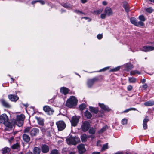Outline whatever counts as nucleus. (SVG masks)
<instances>
[{"instance_id":"23","label":"nucleus","mask_w":154,"mask_h":154,"mask_svg":"<svg viewBox=\"0 0 154 154\" xmlns=\"http://www.w3.org/2000/svg\"><path fill=\"white\" fill-rule=\"evenodd\" d=\"M10 148L5 147L4 148L2 149L1 151H2V153L3 154H8V153L10 151Z\"/></svg>"},{"instance_id":"42","label":"nucleus","mask_w":154,"mask_h":154,"mask_svg":"<svg viewBox=\"0 0 154 154\" xmlns=\"http://www.w3.org/2000/svg\"><path fill=\"white\" fill-rule=\"evenodd\" d=\"M120 68V66H118L114 68L111 69L110 70V72H116L119 70Z\"/></svg>"},{"instance_id":"41","label":"nucleus","mask_w":154,"mask_h":154,"mask_svg":"<svg viewBox=\"0 0 154 154\" xmlns=\"http://www.w3.org/2000/svg\"><path fill=\"white\" fill-rule=\"evenodd\" d=\"M144 25V23H143V22L141 21L140 20V21L139 22H137V25L136 26H143Z\"/></svg>"},{"instance_id":"8","label":"nucleus","mask_w":154,"mask_h":154,"mask_svg":"<svg viewBox=\"0 0 154 154\" xmlns=\"http://www.w3.org/2000/svg\"><path fill=\"white\" fill-rule=\"evenodd\" d=\"M80 117L75 116H73L72 118L71 122L72 126L74 127L76 126L79 121Z\"/></svg>"},{"instance_id":"17","label":"nucleus","mask_w":154,"mask_h":154,"mask_svg":"<svg viewBox=\"0 0 154 154\" xmlns=\"http://www.w3.org/2000/svg\"><path fill=\"white\" fill-rule=\"evenodd\" d=\"M0 101L3 106L5 107L10 108L11 107L10 105L4 99H1Z\"/></svg>"},{"instance_id":"9","label":"nucleus","mask_w":154,"mask_h":154,"mask_svg":"<svg viewBox=\"0 0 154 154\" xmlns=\"http://www.w3.org/2000/svg\"><path fill=\"white\" fill-rule=\"evenodd\" d=\"M43 109L45 112L49 115L52 114L54 112L52 108H51L48 106H44L43 107Z\"/></svg>"},{"instance_id":"20","label":"nucleus","mask_w":154,"mask_h":154,"mask_svg":"<svg viewBox=\"0 0 154 154\" xmlns=\"http://www.w3.org/2000/svg\"><path fill=\"white\" fill-rule=\"evenodd\" d=\"M147 116H146L143 120V126L144 129L146 130L147 128V122L149 121V119L147 118Z\"/></svg>"},{"instance_id":"45","label":"nucleus","mask_w":154,"mask_h":154,"mask_svg":"<svg viewBox=\"0 0 154 154\" xmlns=\"http://www.w3.org/2000/svg\"><path fill=\"white\" fill-rule=\"evenodd\" d=\"M30 128L29 127H26L24 130V134L28 133L30 130Z\"/></svg>"},{"instance_id":"53","label":"nucleus","mask_w":154,"mask_h":154,"mask_svg":"<svg viewBox=\"0 0 154 154\" xmlns=\"http://www.w3.org/2000/svg\"><path fill=\"white\" fill-rule=\"evenodd\" d=\"M132 88L133 87L131 85H129L127 87V89L128 91H130L132 89Z\"/></svg>"},{"instance_id":"1","label":"nucleus","mask_w":154,"mask_h":154,"mask_svg":"<svg viewBox=\"0 0 154 154\" xmlns=\"http://www.w3.org/2000/svg\"><path fill=\"white\" fill-rule=\"evenodd\" d=\"M67 143L69 145H75L80 142V139L76 137H73L69 136L66 139Z\"/></svg>"},{"instance_id":"46","label":"nucleus","mask_w":154,"mask_h":154,"mask_svg":"<svg viewBox=\"0 0 154 154\" xmlns=\"http://www.w3.org/2000/svg\"><path fill=\"white\" fill-rule=\"evenodd\" d=\"M127 123V120L126 119H124L122 120V123L123 125L126 124Z\"/></svg>"},{"instance_id":"7","label":"nucleus","mask_w":154,"mask_h":154,"mask_svg":"<svg viewBox=\"0 0 154 154\" xmlns=\"http://www.w3.org/2000/svg\"><path fill=\"white\" fill-rule=\"evenodd\" d=\"M90 126V124L89 122L85 121L82 124L81 129L83 131L85 132L88 130Z\"/></svg>"},{"instance_id":"36","label":"nucleus","mask_w":154,"mask_h":154,"mask_svg":"<svg viewBox=\"0 0 154 154\" xmlns=\"http://www.w3.org/2000/svg\"><path fill=\"white\" fill-rule=\"evenodd\" d=\"M86 107L85 104L84 103H82L79 106V108L80 110L82 111L85 109Z\"/></svg>"},{"instance_id":"3","label":"nucleus","mask_w":154,"mask_h":154,"mask_svg":"<svg viewBox=\"0 0 154 154\" xmlns=\"http://www.w3.org/2000/svg\"><path fill=\"white\" fill-rule=\"evenodd\" d=\"M103 79V77L102 75H100L95 77L91 79H89L87 82V85L89 88H91L95 82H98L100 79Z\"/></svg>"},{"instance_id":"13","label":"nucleus","mask_w":154,"mask_h":154,"mask_svg":"<svg viewBox=\"0 0 154 154\" xmlns=\"http://www.w3.org/2000/svg\"><path fill=\"white\" fill-rule=\"evenodd\" d=\"M154 50V47L151 46H144L142 49V51L147 52Z\"/></svg>"},{"instance_id":"57","label":"nucleus","mask_w":154,"mask_h":154,"mask_svg":"<svg viewBox=\"0 0 154 154\" xmlns=\"http://www.w3.org/2000/svg\"><path fill=\"white\" fill-rule=\"evenodd\" d=\"M83 18L85 19L86 20L88 19V21H91L90 19L88 17H82V19H83Z\"/></svg>"},{"instance_id":"63","label":"nucleus","mask_w":154,"mask_h":154,"mask_svg":"<svg viewBox=\"0 0 154 154\" xmlns=\"http://www.w3.org/2000/svg\"><path fill=\"white\" fill-rule=\"evenodd\" d=\"M146 82V80L144 79H143L141 81V82L142 83H145Z\"/></svg>"},{"instance_id":"60","label":"nucleus","mask_w":154,"mask_h":154,"mask_svg":"<svg viewBox=\"0 0 154 154\" xmlns=\"http://www.w3.org/2000/svg\"><path fill=\"white\" fill-rule=\"evenodd\" d=\"M26 154H33V153L31 151H29L27 152Z\"/></svg>"},{"instance_id":"29","label":"nucleus","mask_w":154,"mask_h":154,"mask_svg":"<svg viewBox=\"0 0 154 154\" xmlns=\"http://www.w3.org/2000/svg\"><path fill=\"white\" fill-rule=\"evenodd\" d=\"M81 140L82 142H85L87 140V135L85 134H83L81 135Z\"/></svg>"},{"instance_id":"62","label":"nucleus","mask_w":154,"mask_h":154,"mask_svg":"<svg viewBox=\"0 0 154 154\" xmlns=\"http://www.w3.org/2000/svg\"><path fill=\"white\" fill-rule=\"evenodd\" d=\"M100 153L99 152H94L92 153V154H100Z\"/></svg>"},{"instance_id":"25","label":"nucleus","mask_w":154,"mask_h":154,"mask_svg":"<svg viewBox=\"0 0 154 154\" xmlns=\"http://www.w3.org/2000/svg\"><path fill=\"white\" fill-rule=\"evenodd\" d=\"M144 105L146 106H152L154 105V101L149 100L144 103Z\"/></svg>"},{"instance_id":"56","label":"nucleus","mask_w":154,"mask_h":154,"mask_svg":"<svg viewBox=\"0 0 154 154\" xmlns=\"http://www.w3.org/2000/svg\"><path fill=\"white\" fill-rule=\"evenodd\" d=\"M38 2H40L42 5H44L45 4V2L44 1L42 0H38Z\"/></svg>"},{"instance_id":"18","label":"nucleus","mask_w":154,"mask_h":154,"mask_svg":"<svg viewBox=\"0 0 154 154\" xmlns=\"http://www.w3.org/2000/svg\"><path fill=\"white\" fill-rule=\"evenodd\" d=\"M22 137L23 141L25 142L28 143L30 141V137L29 135L26 134H23Z\"/></svg>"},{"instance_id":"64","label":"nucleus","mask_w":154,"mask_h":154,"mask_svg":"<svg viewBox=\"0 0 154 154\" xmlns=\"http://www.w3.org/2000/svg\"><path fill=\"white\" fill-rule=\"evenodd\" d=\"M41 130L42 131V132H45V128H44V129L42 128V129Z\"/></svg>"},{"instance_id":"32","label":"nucleus","mask_w":154,"mask_h":154,"mask_svg":"<svg viewBox=\"0 0 154 154\" xmlns=\"http://www.w3.org/2000/svg\"><path fill=\"white\" fill-rule=\"evenodd\" d=\"M128 81L130 83H135L137 81V79L134 77H130L129 78Z\"/></svg>"},{"instance_id":"38","label":"nucleus","mask_w":154,"mask_h":154,"mask_svg":"<svg viewBox=\"0 0 154 154\" xmlns=\"http://www.w3.org/2000/svg\"><path fill=\"white\" fill-rule=\"evenodd\" d=\"M138 18L140 20L143 22L146 20V19L145 18L144 16L143 15H141L139 16Z\"/></svg>"},{"instance_id":"26","label":"nucleus","mask_w":154,"mask_h":154,"mask_svg":"<svg viewBox=\"0 0 154 154\" xmlns=\"http://www.w3.org/2000/svg\"><path fill=\"white\" fill-rule=\"evenodd\" d=\"M85 116L88 119H90L92 116L91 113L88 110H86L84 113Z\"/></svg>"},{"instance_id":"61","label":"nucleus","mask_w":154,"mask_h":154,"mask_svg":"<svg viewBox=\"0 0 154 154\" xmlns=\"http://www.w3.org/2000/svg\"><path fill=\"white\" fill-rule=\"evenodd\" d=\"M38 0L32 1V4H34L38 2Z\"/></svg>"},{"instance_id":"43","label":"nucleus","mask_w":154,"mask_h":154,"mask_svg":"<svg viewBox=\"0 0 154 154\" xmlns=\"http://www.w3.org/2000/svg\"><path fill=\"white\" fill-rule=\"evenodd\" d=\"M107 149L108 143H106V144L103 145L102 148L101 149V150L102 151H104Z\"/></svg>"},{"instance_id":"27","label":"nucleus","mask_w":154,"mask_h":154,"mask_svg":"<svg viewBox=\"0 0 154 154\" xmlns=\"http://www.w3.org/2000/svg\"><path fill=\"white\" fill-rule=\"evenodd\" d=\"M130 21L132 24H134L135 26H136L137 24V20L134 17H131L130 19Z\"/></svg>"},{"instance_id":"48","label":"nucleus","mask_w":154,"mask_h":154,"mask_svg":"<svg viewBox=\"0 0 154 154\" xmlns=\"http://www.w3.org/2000/svg\"><path fill=\"white\" fill-rule=\"evenodd\" d=\"M99 106L103 109L104 107H105V105L103 103H99L98 104Z\"/></svg>"},{"instance_id":"52","label":"nucleus","mask_w":154,"mask_h":154,"mask_svg":"<svg viewBox=\"0 0 154 154\" xmlns=\"http://www.w3.org/2000/svg\"><path fill=\"white\" fill-rule=\"evenodd\" d=\"M147 85L146 83L144 84V85L142 86V88H143L145 90H146V89L147 88Z\"/></svg>"},{"instance_id":"44","label":"nucleus","mask_w":154,"mask_h":154,"mask_svg":"<svg viewBox=\"0 0 154 154\" xmlns=\"http://www.w3.org/2000/svg\"><path fill=\"white\" fill-rule=\"evenodd\" d=\"M58 151L57 149H53L51 152L50 154H58Z\"/></svg>"},{"instance_id":"15","label":"nucleus","mask_w":154,"mask_h":154,"mask_svg":"<svg viewBox=\"0 0 154 154\" xmlns=\"http://www.w3.org/2000/svg\"><path fill=\"white\" fill-rule=\"evenodd\" d=\"M8 97L12 101L16 102L19 99L17 95L12 94L8 95Z\"/></svg>"},{"instance_id":"16","label":"nucleus","mask_w":154,"mask_h":154,"mask_svg":"<svg viewBox=\"0 0 154 154\" xmlns=\"http://www.w3.org/2000/svg\"><path fill=\"white\" fill-rule=\"evenodd\" d=\"M104 13L108 16L113 14V12L111 9L109 7H106L105 9Z\"/></svg>"},{"instance_id":"37","label":"nucleus","mask_w":154,"mask_h":154,"mask_svg":"<svg viewBox=\"0 0 154 154\" xmlns=\"http://www.w3.org/2000/svg\"><path fill=\"white\" fill-rule=\"evenodd\" d=\"M133 68V65L131 64H128L126 65V69L128 70H129Z\"/></svg>"},{"instance_id":"54","label":"nucleus","mask_w":154,"mask_h":154,"mask_svg":"<svg viewBox=\"0 0 154 154\" xmlns=\"http://www.w3.org/2000/svg\"><path fill=\"white\" fill-rule=\"evenodd\" d=\"M101 141L100 140H98L97 141V145L98 146H101V144H100Z\"/></svg>"},{"instance_id":"14","label":"nucleus","mask_w":154,"mask_h":154,"mask_svg":"<svg viewBox=\"0 0 154 154\" xmlns=\"http://www.w3.org/2000/svg\"><path fill=\"white\" fill-rule=\"evenodd\" d=\"M79 153L80 154H82L86 151V149L85 148L84 145L83 144H81L78 146L77 147Z\"/></svg>"},{"instance_id":"49","label":"nucleus","mask_w":154,"mask_h":154,"mask_svg":"<svg viewBox=\"0 0 154 154\" xmlns=\"http://www.w3.org/2000/svg\"><path fill=\"white\" fill-rule=\"evenodd\" d=\"M74 12H75L76 13H77V14H84V15H85V14L83 13L81 11H80L79 10H75L74 11Z\"/></svg>"},{"instance_id":"2","label":"nucleus","mask_w":154,"mask_h":154,"mask_svg":"<svg viewBox=\"0 0 154 154\" xmlns=\"http://www.w3.org/2000/svg\"><path fill=\"white\" fill-rule=\"evenodd\" d=\"M77 102V99L75 97L72 96L67 100L66 105L69 108H72L76 105Z\"/></svg>"},{"instance_id":"55","label":"nucleus","mask_w":154,"mask_h":154,"mask_svg":"<svg viewBox=\"0 0 154 154\" xmlns=\"http://www.w3.org/2000/svg\"><path fill=\"white\" fill-rule=\"evenodd\" d=\"M109 68V67H106L102 69H101L99 72L102 71H104L106 70H107Z\"/></svg>"},{"instance_id":"24","label":"nucleus","mask_w":154,"mask_h":154,"mask_svg":"<svg viewBox=\"0 0 154 154\" xmlns=\"http://www.w3.org/2000/svg\"><path fill=\"white\" fill-rule=\"evenodd\" d=\"M89 109L91 112H93L95 114H97L99 112L98 109L97 108L89 107Z\"/></svg>"},{"instance_id":"50","label":"nucleus","mask_w":154,"mask_h":154,"mask_svg":"<svg viewBox=\"0 0 154 154\" xmlns=\"http://www.w3.org/2000/svg\"><path fill=\"white\" fill-rule=\"evenodd\" d=\"M106 14L105 13L102 14L100 15V17L102 19H104L106 18Z\"/></svg>"},{"instance_id":"11","label":"nucleus","mask_w":154,"mask_h":154,"mask_svg":"<svg viewBox=\"0 0 154 154\" xmlns=\"http://www.w3.org/2000/svg\"><path fill=\"white\" fill-rule=\"evenodd\" d=\"M123 7L124 8L125 11L127 13H128L130 11V6L129 4L126 1H125L123 2Z\"/></svg>"},{"instance_id":"51","label":"nucleus","mask_w":154,"mask_h":154,"mask_svg":"<svg viewBox=\"0 0 154 154\" xmlns=\"http://www.w3.org/2000/svg\"><path fill=\"white\" fill-rule=\"evenodd\" d=\"M103 35L101 34H98L97 36V38L99 40L103 38Z\"/></svg>"},{"instance_id":"47","label":"nucleus","mask_w":154,"mask_h":154,"mask_svg":"<svg viewBox=\"0 0 154 154\" xmlns=\"http://www.w3.org/2000/svg\"><path fill=\"white\" fill-rule=\"evenodd\" d=\"M146 11L149 13H151L153 11V9L152 8H149L146 9Z\"/></svg>"},{"instance_id":"39","label":"nucleus","mask_w":154,"mask_h":154,"mask_svg":"<svg viewBox=\"0 0 154 154\" xmlns=\"http://www.w3.org/2000/svg\"><path fill=\"white\" fill-rule=\"evenodd\" d=\"M136 110V109L135 108H130L129 109H127L125 110H124L123 112H124V113H127V112H128L129 111H131V110Z\"/></svg>"},{"instance_id":"30","label":"nucleus","mask_w":154,"mask_h":154,"mask_svg":"<svg viewBox=\"0 0 154 154\" xmlns=\"http://www.w3.org/2000/svg\"><path fill=\"white\" fill-rule=\"evenodd\" d=\"M136 74H141V72L139 71L135 70H132L130 72V75H135Z\"/></svg>"},{"instance_id":"58","label":"nucleus","mask_w":154,"mask_h":154,"mask_svg":"<svg viewBox=\"0 0 154 154\" xmlns=\"http://www.w3.org/2000/svg\"><path fill=\"white\" fill-rule=\"evenodd\" d=\"M88 0H81V2L82 3L84 4Z\"/></svg>"},{"instance_id":"6","label":"nucleus","mask_w":154,"mask_h":154,"mask_svg":"<svg viewBox=\"0 0 154 154\" xmlns=\"http://www.w3.org/2000/svg\"><path fill=\"white\" fill-rule=\"evenodd\" d=\"M56 125L59 131L63 130L66 126L65 122L62 120H60L57 122H56Z\"/></svg>"},{"instance_id":"28","label":"nucleus","mask_w":154,"mask_h":154,"mask_svg":"<svg viewBox=\"0 0 154 154\" xmlns=\"http://www.w3.org/2000/svg\"><path fill=\"white\" fill-rule=\"evenodd\" d=\"M103 10V8H101L100 9L94 10V14H100Z\"/></svg>"},{"instance_id":"59","label":"nucleus","mask_w":154,"mask_h":154,"mask_svg":"<svg viewBox=\"0 0 154 154\" xmlns=\"http://www.w3.org/2000/svg\"><path fill=\"white\" fill-rule=\"evenodd\" d=\"M102 4L104 5H106L107 4V3L106 1H103L102 2Z\"/></svg>"},{"instance_id":"31","label":"nucleus","mask_w":154,"mask_h":154,"mask_svg":"<svg viewBox=\"0 0 154 154\" xmlns=\"http://www.w3.org/2000/svg\"><path fill=\"white\" fill-rule=\"evenodd\" d=\"M96 128L91 127L90 128L89 130V133L91 134H94L96 132Z\"/></svg>"},{"instance_id":"35","label":"nucleus","mask_w":154,"mask_h":154,"mask_svg":"<svg viewBox=\"0 0 154 154\" xmlns=\"http://www.w3.org/2000/svg\"><path fill=\"white\" fill-rule=\"evenodd\" d=\"M107 126H105L104 127H103L101 129L98 131V132L99 134L102 133L105 131L107 128Z\"/></svg>"},{"instance_id":"40","label":"nucleus","mask_w":154,"mask_h":154,"mask_svg":"<svg viewBox=\"0 0 154 154\" xmlns=\"http://www.w3.org/2000/svg\"><path fill=\"white\" fill-rule=\"evenodd\" d=\"M103 110L108 112H109L111 110V109L109 108L108 106L106 105H105V107L103 108Z\"/></svg>"},{"instance_id":"33","label":"nucleus","mask_w":154,"mask_h":154,"mask_svg":"<svg viewBox=\"0 0 154 154\" xmlns=\"http://www.w3.org/2000/svg\"><path fill=\"white\" fill-rule=\"evenodd\" d=\"M63 7L66 8H70V4H68L67 3H62L60 4Z\"/></svg>"},{"instance_id":"22","label":"nucleus","mask_w":154,"mask_h":154,"mask_svg":"<svg viewBox=\"0 0 154 154\" xmlns=\"http://www.w3.org/2000/svg\"><path fill=\"white\" fill-rule=\"evenodd\" d=\"M35 119L37 120L38 124L40 125L43 126L44 125V120L40 117H35Z\"/></svg>"},{"instance_id":"5","label":"nucleus","mask_w":154,"mask_h":154,"mask_svg":"<svg viewBox=\"0 0 154 154\" xmlns=\"http://www.w3.org/2000/svg\"><path fill=\"white\" fill-rule=\"evenodd\" d=\"M8 118L5 114H3L0 116V121L1 122L3 123L7 127H9Z\"/></svg>"},{"instance_id":"34","label":"nucleus","mask_w":154,"mask_h":154,"mask_svg":"<svg viewBox=\"0 0 154 154\" xmlns=\"http://www.w3.org/2000/svg\"><path fill=\"white\" fill-rule=\"evenodd\" d=\"M11 147L13 149H17L20 147V145L18 143H17L13 145Z\"/></svg>"},{"instance_id":"4","label":"nucleus","mask_w":154,"mask_h":154,"mask_svg":"<svg viewBox=\"0 0 154 154\" xmlns=\"http://www.w3.org/2000/svg\"><path fill=\"white\" fill-rule=\"evenodd\" d=\"M25 116L24 114L17 115L16 117V124L19 127L21 126L23 124Z\"/></svg>"},{"instance_id":"19","label":"nucleus","mask_w":154,"mask_h":154,"mask_svg":"<svg viewBox=\"0 0 154 154\" xmlns=\"http://www.w3.org/2000/svg\"><path fill=\"white\" fill-rule=\"evenodd\" d=\"M60 91L61 93L64 95H66L68 93L69 89L65 87H62L60 88Z\"/></svg>"},{"instance_id":"12","label":"nucleus","mask_w":154,"mask_h":154,"mask_svg":"<svg viewBox=\"0 0 154 154\" xmlns=\"http://www.w3.org/2000/svg\"><path fill=\"white\" fill-rule=\"evenodd\" d=\"M41 150L43 153L48 152L49 151V147L46 144H42L41 146Z\"/></svg>"},{"instance_id":"10","label":"nucleus","mask_w":154,"mask_h":154,"mask_svg":"<svg viewBox=\"0 0 154 154\" xmlns=\"http://www.w3.org/2000/svg\"><path fill=\"white\" fill-rule=\"evenodd\" d=\"M39 130L36 128H33L30 131V134L31 137L36 136L39 133Z\"/></svg>"},{"instance_id":"21","label":"nucleus","mask_w":154,"mask_h":154,"mask_svg":"<svg viewBox=\"0 0 154 154\" xmlns=\"http://www.w3.org/2000/svg\"><path fill=\"white\" fill-rule=\"evenodd\" d=\"M41 149L40 147H34L33 149V154H40Z\"/></svg>"}]
</instances>
